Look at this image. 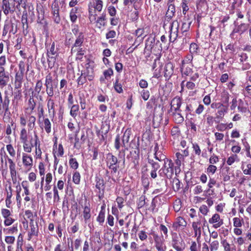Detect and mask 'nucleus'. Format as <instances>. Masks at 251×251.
<instances>
[{"label": "nucleus", "mask_w": 251, "mask_h": 251, "mask_svg": "<svg viewBox=\"0 0 251 251\" xmlns=\"http://www.w3.org/2000/svg\"><path fill=\"white\" fill-rule=\"evenodd\" d=\"M29 141L28 140L21 141L23 144V149L25 152L30 153L32 151V148L36 146L37 144L39 143V137L37 134L35 132L34 136H29Z\"/></svg>", "instance_id": "f257e3e1"}, {"label": "nucleus", "mask_w": 251, "mask_h": 251, "mask_svg": "<svg viewBox=\"0 0 251 251\" xmlns=\"http://www.w3.org/2000/svg\"><path fill=\"white\" fill-rule=\"evenodd\" d=\"M16 8L15 3L12 0H2V9L6 16L9 13L13 14Z\"/></svg>", "instance_id": "f03ea898"}, {"label": "nucleus", "mask_w": 251, "mask_h": 251, "mask_svg": "<svg viewBox=\"0 0 251 251\" xmlns=\"http://www.w3.org/2000/svg\"><path fill=\"white\" fill-rule=\"evenodd\" d=\"M179 24L177 20L172 22L170 28V41L174 42L178 37Z\"/></svg>", "instance_id": "7ed1b4c3"}, {"label": "nucleus", "mask_w": 251, "mask_h": 251, "mask_svg": "<svg viewBox=\"0 0 251 251\" xmlns=\"http://www.w3.org/2000/svg\"><path fill=\"white\" fill-rule=\"evenodd\" d=\"M59 6L57 0H54L51 5V14L54 22L59 24L61 21L59 15Z\"/></svg>", "instance_id": "20e7f679"}, {"label": "nucleus", "mask_w": 251, "mask_h": 251, "mask_svg": "<svg viewBox=\"0 0 251 251\" xmlns=\"http://www.w3.org/2000/svg\"><path fill=\"white\" fill-rule=\"evenodd\" d=\"M22 163L27 171H29L33 166V158L30 155L26 153L22 154Z\"/></svg>", "instance_id": "39448f33"}, {"label": "nucleus", "mask_w": 251, "mask_h": 251, "mask_svg": "<svg viewBox=\"0 0 251 251\" xmlns=\"http://www.w3.org/2000/svg\"><path fill=\"white\" fill-rule=\"evenodd\" d=\"M174 163L171 159H168L164 162L162 168L167 174V178H170L174 174Z\"/></svg>", "instance_id": "423d86ee"}, {"label": "nucleus", "mask_w": 251, "mask_h": 251, "mask_svg": "<svg viewBox=\"0 0 251 251\" xmlns=\"http://www.w3.org/2000/svg\"><path fill=\"white\" fill-rule=\"evenodd\" d=\"M47 107L48 109L49 116L50 118H53L55 115V104L52 98H47Z\"/></svg>", "instance_id": "0eeeda50"}, {"label": "nucleus", "mask_w": 251, "mask_h": 251, "mask_svg": "<svg viewBox=\"0 0 251 251\" xmlns=\"http://www.w3.org/2000/svg\"><path fill=\"white\" fill-rule=\"evenodd\" d=\"M208 222L211 224H213V227L217 228L223 225V220L220 218V216L218 214H214L212 218H210Z\"/></svg>", "instance_id": "6e6552de"}, {"label": "nucleus", "mask_w": 251, "mask_h": 251, "mask_svg": "<svg viewBox=\"0 0 251 251\" xmlns=\"http://www.w3.org/2000/svg\"><path fill=\"white\" fill-rule=\"evenodd\" d=\"M30 229L28 233V240H30L33 236H38L39 233L38 226L37 223H34L33 220L29 223Z\"/></svg>", "instance_id": "1a4fd4ad"}, {"label": "nucleus", "mask_w": 251, "mask_h": 251, "mask_svg": "<svg viewBox=\"0 0 251 251\" xmlns=\"http://www.w3.org/2000/svg\"><path fill=\"white\" fill-rule=\"evenodd\" d=\"M80 7H75L70 10L69 16L71 21L73 23L76 22L77 18L80 16Z\"/></svg>", "instance_id": "9d476101"}, {"label": "nucleus", "mask_w": 251, "mask_h": 251, "mask_svg": "<svg viewBox=\"0 0 251 251\" xmlns=\"http://www.w3.org/2000/svg\"><path fill=\"white\" fill-rule=\"evenodd\" d=\"M182 104V99L179 97H175L171 101V108L173 109V111L181 112L180 106Z\"/></svg>", "instance_id": "9b49d317"}, {"label": "nucleus", "mask_w": 251, "mask_h": 251, "mask_svg": "<svg viewBox=\"0 0 251 251\" xmlns=\"http://www.w3.org/2000/svg\"><path fill=\"white\" fill-rule=\"evenodd\" d=\"M172 116L173 120L176 124H181L184 121V118L181 115L180 112L173 111V108L168 112Z\"/></svg>", "instance_id": "f8f14e48"}, {"label": "nucleus", "mask_w": 251, "mask_h": 251, "mask_svg": "<svg viewBox=\"0 0 251 251\" xmlns=\"http://www.w3.org/2000/svg\"><path fill=\"white\" fill-rule=\"evenodd\" d=\"M148 162L150 164L152 167V170L151 172L150 175L151 178L155 179L157 177V171L160 168L159 164L153 160L149 159Z\"/></svg>", "instance_id": "ddd939ff"}, {"label": "nucleus", "mask_w": 251, "mask_h": 251, "mask_svg": "<svg viewBox=\"0 0 251 251\" xmlns=\"http://www.w3.org/2000/svg\"><path fill=\"white\" fill-rule=\"evenodd\" d=\"M228 106L227 105H224V103H222L221 106L217 109L216 113V119L217 120L222 119L225 114L227 112Z\"/></svg>", "instance_id": "4468645a"}, {"label": "nucleus", "mask_w": 251, "mask_h": 251, "mask_svg": "<svg viewBox=\"0 0 251 251\" xmlns=\"http://www.w3.org/2000/svg\"><path fill=\"white\" fill-rule=\"evenodd\" d=\"M197 10L201 14L205 13L207 10L206 0H197L196 2Z\"/></svg>", "instance_id": "2eb2a0df"}, {"label": "nucleus", "mask_w": 251, "mask_h": 251, "mask_svg": "<svg viewBox=\"0 0 251 251\" xmlns=\"http://www.w3.org/2000/svg\"><path fill=\"white\" fill-rule=\"evenodd\" d=\"M176 12L175 6L174 4H170L168 5V10L165 15V21L169 22L175 15Z\"/></svg>", "instance_id": "dca6fc26"}, {"label": "nucleus", "mask_w": 251, "mask_h": 251, "mask_svg": "<svg viewBox=\"0 0 251 251\" xmlns=\"http://www.w3.org/2000/svg\"><path fill=\"white\" fill-rule=\"evenodd\" d=\"M81 75L87 78L89 81H92L94 77L93 69L92 68H89V67H87L86 69L81 71Z\"/></svg>", "instance_id": "f3484780"}, {"label": "nucleus", "mask_w": 251, "mask_h": 251, "mask_svg": "<svg viewBox=\"0 0 251 251\" xmlns=\"http://www.w3.org/2000/svg\"><path fill=\"white\" fill-rule=\"evenodd\" d=\"M58 83L45 85L46 86V92L48 95V98H52L54 95L55 89L57 88Z\"/></svg>", "instance_id": "a211bd4d"}, {"label": "nucleus", "mask_w": 251, "mask_h": 251, "mask_svg": "<svg viewBox=\"0 0 251 251\" xmlns=\"http://www.w3.org/2000/svg\"><path fill=\"white\" fill-rule=\"evenodd\" d=\"M187 225V222L182 217H178L176 219L175 222L173 224V227L176 230L180 226L185 227Z\"/></svg>", "instance_id": "6ab92c4d"}, {"label": "nucleus", "mask_w": 251, "mask_h": 251, "mask_svg": "<svg viewBox=\"0 0 251 251\" xmlns=\"http://www.w3.org/2000/svg\"><path fill=\"white\" fill-rule=\"evenodd\" d=\"M158 144H156L155 147H154V157L155 158L158 160L160 162L163 161L164 162L166 161V160H168L169 159H168L166 157V156L163 154L161 151H158Z\"/></svg>", "instance_id": "aec40b11"}, {"label": "nucleus", "mask_w": 251, "mask_h": 251, "mask_svg": "<svg viewBox=\"0 0 251 251\" xmlns=\"http://www.w3.org/2000/svg\"><path fill=\"white\" fill-rule=\"evenodd\" d=\"M201 222L200 221L194 222L192 223V227L194 230L195 236L197 237L198 240L201 236V227L200 226Z\"/></svg>", "instance_id": "412c9836"}, {"label": "nucleus", "mask_w": 251, "mask_h": 251, "mask_svg": "<svg viewBox=\"0 0 251 251\" xmlns=\"http://www.w3.org/2000/svg\"><path fill=\"white\" fill-rule=\"evenodd\" d=\"M174 66L172 63H167L164 69V76L166 77L171 76L174 73Z\"/></svg>", "instance_id": "4be33fe9"}, {"label": "nucleus", "mask_w": 251, "mask_h": 251, "mask_svg": "<svg viewBox=\"0 0 251 251\" xmlns=\"http://www.w3.org/2000/svg\"><path fill=\"white\" fill-rule=\"evenodd\" d=\"M23 77L24 74L16 73L14 82L15 88L16 89H19L22 87Z\"/></svg>", "instance_id": "5701e85b"}, {"label": "nucleus", "mask_w": 251, "mask_h": 251, "mask_svg": "<svg viewBox=\"0 0 251 251\" xmlns=\"http://www.w3.org/2000/svg\"><path fill=\"white\" fill-rule=\"evenodd\" d=\"M84 41V35L82 32H80L77 37L73 47L71 49V51H73L75 47H80L82 45Z\"/></svg>", "instance_id": "b1692460"}, {"label": "nucleus", "mask_w": 251, "mask_h": 251, "mask_svg": "<svg viewBox=\"0 0 251 251\" xmlns=\"http://www.w3.org/2000/svg\"><path fill=\"white\" fill-rule=\"evenodd\" d=\"M13 24L11 22H7L5 24L2 31V36H5L7 33L9 32V33L12 32L13 34H14L15 32H13Z\"/></svg>", "instance_id": "393cba45"}, {"label": "nucleus", "mask_w": 251, "mask_h": 251, "mask_svg": "<svg viewBox=\"0 0 251 251\" xmlns=\"http://www.w3.org/2000/svg\"><path fill=\"white\" fill-rule=\"evenodd\" d=\"M9 81V76L8 74L5 73L0 75V86L1 88L5 86Z\"/></svg>", "instance_id": "a878e982"}, {"label": "nucleus", "mask_w": 251, "mask_h": 251, "mask_svg": "<svg viewBox=\"0 0 251 251\" xmlns=\"http://www.w3.org/2000/svg\"><path fill=\"white\" fill-rule=\"evenodd\" d=\"M36 118L35 116H29L27 119V127L28 131L32 130L35 125Z\"/></svg>", "instance_id": "bb28decb"}, {"label": "nucleus", "mask_w": 251, "mask_h": 251, "mask_svg": "<svg viewBox=\"0 0 251 251\" xmlns=\"http://www.w3.org/2000/svg\"><path fill=\"white\" fill-rule=\"evenodd\" d=\"M43 126L47 133L51 132V123L48 118L43 117Z\"/></svg>", "instance_id": "cd10ccee"}, {"label": "nucleus", "mask_w": 251, "mask_h": 251, "mask_svg": "<svg viewBox=\"0 0 251 251\" xmlns=\"http://www.w3.org/2000/svg\"><path fill=\"white\" fill-rule=\"evenodd\" d=\"M107 164L109 166L116 165L118 162L117 158L112 154H108L107 156Z\"/></svg>", "instance_id": "c85d7f7f"}, {"label": "nucleus", "mask_w": 251, "mask_h": 251, "mask_svg": "<svg viewBox=\"0 0 251 251\" xmlns=\"http://www.w3.org/2000/svg\"><path fill=\"white\" fill-rule=\"evenodd\" d=\"M10 103V100L7 95L4 96V100L1 102V106L3 109L5 110V113L9 111V105Z\"/></svg>", "instance_id": "c756f323"}, {"label": "nucleus", "mask_w": 251, "mask_h": 251, "mask_svg": "<svg viewBox=\"0 0 251 251\" xmlns=\"http://www.w3.org/2000/svg\"><path fill=\"white\" fill-rule=\"evenodd\" d=\"M221 243L224 248V251H236L235 247L231 248L230 244L227 242L226 239L222 240Z\"/></svg>", "instance_id": "7c9ffc66"}, {"label": "nucleus", "mask_w": 251, "mask_h": 251, "mask_svg": "<svg viewBox=\"0 0 251 251\" xmlns=\"http://www.w3.org/2000/svg\"><path fill=\"white\" fill-rule=\"evenodd\" d=\"M155 246L158 251H165L166 247L164 243L157 240H155Z\"/></svg>", "instance_id": "2f4dec72"}, {"label": "nucleus", "mask_w": 251, "mask_h": 251, "mask_svg": "<svg viewBox=\"0 0 251 251\" xmlns=\"http://www.w3.org/2000/svg\"><path fill=\"white\" fill-rule=\"evenodd\" d=\"M173 247L176 251H183L185 248L184 245H182L176 240H173Z\"/></svg>", "instance_id": "473e14b6"}, {"label": "nucleus", "mask_w": 251, "mask_h": 251, "mask_svg": "<svg viewBox=\"0 0 251 251\" xmlns=\"http://www.w3.org/2000/svg\"><path fill=\"white\" fill-rule=\"evenodd\" d=\"M130 130L126 129L122 139V146L123 147H125L126 144L128 143L129 141V137L130 135Z\"/></svg>", "instance_id": "72a5a7b5"}, {"label": "nucleus", "mask_w": 251, "mask_h": 251, "mask_svg": "<svg viewBox=\"0 0 251 251\" xmlns=\"http://www.w3.org/2000/svg\"><path fill=\"white\" fill-rule=\"evenodd\" d=\"M114 88L115 91L118 93H122L123 92L122 85L121 83H119V79L118 78H117L114 83Z\"/></svg>", "instance_id": "f704fd0d"}, {"label": "nucleus", "mask_w": 251, "mask_h": 251, "mask_svg": "<svg viewBox=\"0 0 251 251\" xmlns=\"http://www.w3.org/2000/svg\"><path fill=\"white\" fill-rule=\"evenodd\" d=\"M191 24V22L189 21L188 20L187 21L183 22L182 23V25H181V27L180 28V30L181 31V32L184 33L185 32L187 31L190 28Z\"/></svg>", "instance_id": "c9c22d12"}, {"label": "nucleus", "mask_w": 251, "mask_h": 251, "mask_svg": "<svg viewBox=\"0 0 251 251\" xmlns=\"http://www.w3.org/2000/svg\"><path fill=\"white\" fill-rule=\"evenodd\" d=\"M159 176L160 177L159 182H157L156 184L160 186V184L163 182L164 178H167V174L165 172L164 170L161 168L158 171Z\"/></svg>", "instance_id": "e433bc0d"}, {"label": "nucleus", "mask_w": 251, "mask_h": 251, "mask_svg": "<svg viewBox=\"0 0 251 251\" xmlns=\"http://www.w3.org/2000/svg\"><path fill=\"white\" fill-rule=\"evenodd\" d=\"M79 110V105L78 104H73L71 107L70 115L73 117L75 118L77 116V112Z\"/></svg>", "instance_id": "4c0bfd02"}, {"label": "nucleus", "mask_w": 251, "mask_h": 251, "mask_svg": "<svg viewBox=\"0 0 251 251\" xmlns=\"http://www.w3.org/2000/svg\"><path fill=\"white\" fill-rule=\"evenodd\" d=\"M23 236L22 234H20V235L18 237V239L17 240V247L16 251H18L19 250H23Z\"/></svg>", "instance_id": "58836bf2"}, {"label": "nucleus", "mask_w": 251, "mask_h": 251, "mask_svg": "<svg viewBox=\"0 0 251 251\" xmlns=\"http://www.w3.org/2000/svg\"><path fill=\"white\" fill-rule=\"evenodd\" d=\"M50 55L51 54H49V53H47L49 67L52 68L54 66V63L56 61V57L54 56H50Z\"/></svg>", "instance_id": "ea45409f"}, {"label": "nucleus", "mask_w": 251, "mask_h": 251, "mask_svg": "<svg viewBox=\"0 0 251 251\" xmlns=\"http://www.w3.org/2000/svg\"><path fill=\"white\" fill-rule=\"evenodd\" d=\"M58 83L57 80L53 79L52 76L50 73L48 74L46 76L45 85L53 84Z\"/></svg>", "instance_id": "a19ab883"}, {"label": "nucleus", "mask_w": 251, "mask_h": 251, "mask_svg": "<svg viewBox=\"0 0 251 251\" xmlns=\"http://www.w3.org/2000/svg\"><path fill=\"white\" fill-rule=\"evenodd\" d=\"M216 181L214 178H210L208 183V189L207 190L208 193L210 192L209 193V195L212 194L214 193V190H211V189L213 187L214 185L216 184Z\"/></svg>", "instance_id": "79ce46f5"}, {"label": "nucleus", "mask_w": 251, "mask_h": 251, "mask_svg": "<svg viewBox=\"0 0 251 251\" xmlns=\"http://www.w3.org/2000/svg\"><path fill=\"white\" fill-rule=\"evenodd\" d=\"M83 217L86 222L91 217L90 208L88 206H85L84 208Z\"/></svg>", "instance_id": "37998d69"}, {"label": "nucleus", "mask_w": 251, "mask_h": 251, "mask_svg": "<svg viewBox=\"0 0 251 251\" xmlns=\"http://www.w3.org/2000/svg\"><path fill=\"white\" fill-rule=\"evenodd\" d=\"M36 106V102L34 100L33 96L30 97L28 101V108L31 111H32Z\"/></svg>", "instance_id": "c03bdc74"}, {"label": "nucleus", "mask_w": 251, "mask_h": 251, "mask_svg": "<svg viewBox=\"0 0 251 251\" xmlns=\"http://www.w3.org/2000/svg\"><path fill=\"white\" fill-rule=\"evenodd\" d=\"M20 139L21 141L28 140L27 132L25 127L22 128L20 131Z\"/></svg>", "instance_id": "a18cd8bd"}, {"label": "nucleus", "mask_w": 251, "mask_h": 251, "mask_svg": "<svg viewBox=\"0 0 251 251\" xmlns=\"http://www.w3.org/2000/svg\"><path fill=\"white\" fill-rule=\"evenodd\" d=\"M210 251H216L219 248V243L217 240L212 241L210 243Z\"/></svg>", "instance_id": "49530a36"}, {"label": "nucleus", "mask_w": 251, "mask_h": 251, "mask_svg": "<svg viewBox=\"0 0 251 251\" xmlns=\"http://www.w3.org/2000/svg\"><path fill=\"white\" fill-rule=\"evenodd\" d=\"M58 49L57 48L55 49V42H53L51 45L50 48L48 50L47 53H49V54H51L52 55L57 54Z\"/></svg>", "instance_id": "de8ad7c7"}, {"label": "nucleus", "mask_w": 251, "mask_h": 251, "mask_svg": "<svg viewBox=\"0 0 251 251\" xmlns=\"http://www.w3.org/2000/svg\"><path fill=\"white\" fill-rule=\"evenodd\" d=\"M193 57L191 54L187 55L185 59L182 61L181 63V69L183 70L184 69V65L185 64L190 63L192 62L193 60Z\"/></svg>", "instance_id": "09e8293b"}, {"label": "nucleus", "mask_w": 251, "mask_h": 251, "mask_svg": "<svg viewBox=\"0 0 251 251\" xmlns=\"http://www.w3.org/2000/svg\"><path fill=\"white\" fill-rule=\"evenodd\" d=\"M42 87H43V83H42L41 80H37V81L36 83V85H35V89H34L35 92L37 95H39L42 90Z\"/></svg>", "instance_id": "8fccbe9b"}, {"label": "nucleus", "mask_w": 251, "mask_h": 251, "mask_svg": "<svg viewBox=\"0 0 251 251\" xmlns=\"http://www.w3.org/2000/svg\"><path fill=\"white\" fill-rule=\"evenodd\" d=\"M229 94L227 92H224L222 95V103L228 106Z\"/></svg>", "instance_id": "3c124183"}, {"label": "nucleus", "mask_w": 251, "mask_h": 251, "mask_svg": "<svg viewBox=\"0 0 251 251\" xmlns=\"http://www.w3.org/2000/svg\"><path fill=\"white\" fill-rule=\"evenodd\" d=\"M94 8L95 10L100 12L102 9L103 2L101 0H96L95 3Z\"/></svg>", "instance_id": "603ef678"}, {"label": "nucleus", "mask_w": 251, "mask_h": 251, "mask_svg": "<svg viewBox=\"0 0 251 251\" xmlns=\"http://www.w3.org/2000/svg\"><path fill=\"white\" fill-rule=\"evenodd\" d=\"M69 164L72 169L76 170L78 167V163L75 158H71L69 160Z\"/></svg>", "instance_id": "864d4df0"}, {"label": "nucleus", "mask_w": 251, "mask_h": 251, "mask_svg": "<svg viewBox=\"0 0 251 251\" xmlns=\"http://www.w3.org/2000/svg\"><path fill=\"white\" fill-rule=\"evenodd\" d=\"M80 180V175L79 172L76 171L73 174V181L76 184H78Z\"/></svg>", "instance_id": "5fc2aeb1"}, {"label": "nucleus", "mask_w": 251, "mask_h": 251, "mask_svg": "<svg viewBox=\"0 0 251 251\" xmlns=\"http://www.w3.org/2000/svg\"><path fill=\"white\" fill-rule=\"evenodd\" d=\"M12 216L13 215L8 217V218H4V224L5 226H9L11 225L16 221Z\"/></svg>", "instance_id": "6e6d98bb"}, {"label": "nucleus", "mask_w": 251, "mask_h": 251, "mask_svg": "<svg viewBox=\"0 0 251 251\" xmlns=\"http://www.w3.org/2000/svg\"><path fill=\"white\" fill-rule=\"evenodd\" d=\"M22 186L24 189V193L23 194H25L26 196H28L30 194V192L28 189V183L26 181H23L22 182Z\"/></svg>", "instance_id": "4d7b16f0"}, {"label": "nucleus", "mask_w": 251, "mask_h": 251, "mask_svg": "<svg viewBox=\"0 0 251 251\" xmlns=\"http://www.w3.org/2000/svg\"><path fill=\"white\" fill-rule=\"evenodd\" d=\"M6 149L9 154L11 157H15L16 154V151L11 144L7 145Z\"/></svg>", "instance_id": "13d9d810"}, {"label": "nucleus", "mask_w": 251, "mask_h": 251, "mask_svg": "<svg viewBox=\"0 0 251 251\" xmlns=\"http://www.w3.org/2000/svg\"><path fill=\"white\" fill-rule=\"evenodd\" d=\"M192 148L195 154L200 156L201 153V150L198 144L197 143L192 144Z\"/></svg>", "instance_id": "bf43d9fd"}, {"label": "nucleus", "mask_w": 251, "mask_h": 251, "mask_svg": "<svg viewBox=\"0 0 251 251\" xmlns=\"http://www.w3.org/2000/svg\"><path fill=\"white\" fill-rule=\"evenodd\" d=\"M173 207L175 211L178 212L181 207V201L180 200L178 199L176 200L174 203Z\"/></svg>", "instance_id": "052dcab7"}, {"label": "nucleus", "mask_w": 251, "mask_h": 251, "mask_svg": "<svg viewBox=\"0 0 251 251\" xmlns=\"http://www.w3.org/2000/svg\"><path fill=\"white\" fill-rule=\"evenodd\" d=\"M18 67L19 70L17 73L24 75L25 67V62L24 61H20L18 64Z\"/></svg>", "instance_id": "680f3d73"}, {"label": "nucleus", "mask_w": 251, "mask_h": 251, "mask_svg": "<svg viewBox=\"0 0 251 251\" xmlns=\"http://www.w3.org/2000/svg\"><path fill=\"white\" fill-rule=\"evenodd\" d=\"M233 221V226L236 227H241L242 225V223L243 222V219H241L237 217L234 218Z\"/></svg>", "instance_id": "e2e57ef3"}, {"label": "nucleus", "mask_w": 251, "mask_h": 251, "mask_svg": "<svg viewBox=\"0 0 251 251\" xmlns=\"http://www.w3.org/2000/svg\"><path fill=\"white\" fill-rule=\"evenodd\" d=\"M140 94L142 97V98L144 100H147L149 99L150 94V92L147 90H143L140 92Z\"/></svg>", "instance_id": "0e129e2a"}, {"label": "nucleus", "mask_w": 251, "mask_h": 251, "mask_svg": "<svg viewBox=\"0 0 251 251\" xmlns=\"http://www.w3.org/2000/svg\"><path fill=\"white\" fill-rule=\"evenodd\" d=\"M96 188L100 190L101 189H103L104 186V181L102 179L98 178L96 179Z\"/></svg>", "instance_id": "69168bd1"}, {"label": "nucleus", "mask_w": 251, "mask_h": 251, "mask_svg": "<svg viewBox=\"0 0 251 251\" xmlns=\"http://www.w3.org/2000/svg\"><path fill=\"white\" fill-rule=\"evenodd\" d=\"M248 27H249V25L248 24H240L238 28H237V30H238V31L239 32H240L241 33L244 32L245 31H246L248 29Z\"/></svg>", "instance_id": "338daca9"}, {"label": "nucleus", "mask_w": 251, "mask_h": 251, "mask_svg": "<svg viewBox=\"0 0 251 251\" xmlns=\"http://www.w3.org/2000/svg\"><path fill=\"white\" fill-rule=\"evenodd\" d=\"M105 218V213L104 212L102 211H100L99 214V215L97 218V221L100 223V224H102L103 223L104 221Z\"/></svg>", "instance_id": "774afa93"}]
</instances>
